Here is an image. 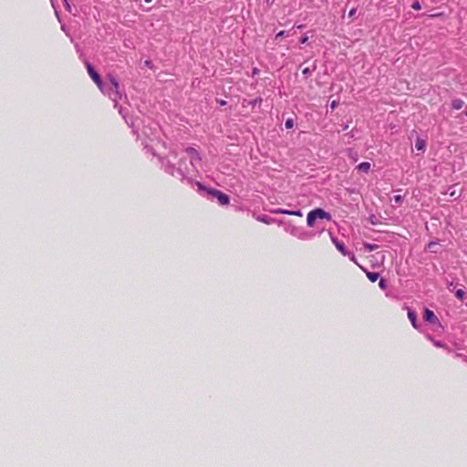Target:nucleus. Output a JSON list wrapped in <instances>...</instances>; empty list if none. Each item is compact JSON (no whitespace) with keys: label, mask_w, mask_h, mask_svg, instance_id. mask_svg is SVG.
I'll list each match as a JSON object with an SVG mask.
<instances>
[{"label":"nucleus","mask_w":467,"mask_h":467,"mask_svg":"<svg viewBox=\"0 0 467 467\" xmlns=\"http://www.w3.org/2000/svg\"><path fill=\"white\" fill-rule=\"evenodd\" d=\"M186 163V159L181 158L178 162V167L175 168V166L171 162L170 160L162 161V165L164 167L165 171L182 181L187 179L188 174H190L191 171L194 169L192 168L190 165H187Z\"/></svg>","instance_id":"f257e3e1"},{"label":"nucleus","mask_w":467,"mask_h":467,"mask_svg":"<svg viewBox=\"0 0 467 467\" xmlns=\"http://www.w3.org/2000/svg\"><path fill=\"white\" fill-rule=\"evenodd\" d=\"M102 93L108 95L109 98L115 103L114 107L118 108V100L121 99L119 92V85L116 78L109 76V82L104 83L103 88H99Z\"/></svg>","instance_id":"f03ea898"},{"label":"nucleus","mask_w":467,"mask_h":467,"mask_svg":"<svg viewBox=\"0 0 467 467\" xmlns=\"http://www.w3.org/2000/svg\"><path fill=\"white\" fill-rule=\"evenodd\" d=\"M195 185L197 186L198 191L205 192L209 197L217 199L220 204L226 205L229 203V196L223 192L215 189H207L199 182H196Z\"/></svg>","instance_id":"7ed1b4c3"},{"label":"nucleus","mask_w":467,"mask_h":467,"mask_svg":"<svg viewBox=\"0 0 467 467\" xmlns=\"http://www.w3.org/2000/svg\"><path fill=\"white\" fill-rule=\"evenodd\" d=\"M317 219L330 221L332 219L331 214L321 208H317L308 213L306 217L307 226L313 227L316 225Z\"/></svg>","instance_id":"20e7f679"},{"label":"nucleus","mask_w":467,"mask_h":467,"mask_svg":"<svg viewBox=\"0 0 467 467\" xmlns=\"http://www.w3.org/2000/svg\"><path fill=\"white\" fill-rule=\"evenodd\" d=\"M87 68H88V75L90 76V78L93 79V81L97 84V86L99 87V88H103V85L104 83L102 82L101 80V78L100 76L99 75V73L94 69V67L90 65V64H87Z\"/></svg>","instance_id":"39448f33"},{"label":"nucleus","mask_w":467,"mask_h":467,"mask_svg":"<svg viewBox=\"0 0 467 467\" xmlns=\"http://www.w3.org/2000/svg\"><path fill=\"white\" fill-rule=\"evenodd\" d=\"M185 152L191 158V161L189 162L190 166L192 168H195V163L201 161V157L199 155V152L194 148H192V147L187 148Z\"/></svg>","instance_id":"423d86ee"},{"label":"nucleus","mask_w":467,"mask_h":467,"mask_svg":"<svg viewBox=\"0 0 467 467\" xmlns=\"http://www.w3.org/2000/svg\"><path fill=\"white\" fill-rule=\"evenodd\" d=\"M332 241H333V243L335 244V245H336V247L337 248V250H338V251H340V252H341V254H342L343 255H348V256H349V258H350L353 262H355V263H356L354 254H353V253H348V252L346 250V247H345V245H344V244H343V243L338 242V241H337V239H335V238H332Z\"/></svg>","instance_id":"0eeeda50"},{"label":"nucleus","mask_w":467,"mask_h":467,"mask_svg":"<svg viewBox=\"0 0 467 467\" xmlns=\"http://www.w3.org/2000/svg\"><path fill=\"white\" fill-rule=\"evenodd\" d=\"M423 319L431 324H440L438 317L435 316L433 311L425 309L423 314Z\"/></svg>","instance_id":"6e6552de"},{"label":"nucleus","mask_w":467,"mask_h":467,"mask_svg":"<svg viewBox=\"0 0 467 467\" xmlns=\"http://www.w3.org/2000/svg\"><path fill=\"white\" fill-rule=\"evenodd\" d=\"M289 233L293 235L297 236L301 240H309L312 237V234L309 233H306L305 231H301L300 233H297V229L296 227H291V230H288Z\"/></svg>","instance_id":"1a4fd4ad"},{"label":"nucleus","mask_w":467,"mask_h":467,"mask_svg":"<svg viewBox=\"0 0 467 467\" xmlns=\"http://www.w3.org/2000/svg\"><path fill=\"white\" fill-rule=\"evenodd\" d=\"M119 114L123 117V119H125L126 123L128 125H130V127H132L133 129H136V128H139V125L136 124L134 121H129V119H127V109L122 108L121 106L119 108Z\"/></svg>","instance_id":"9d476101"},{"label":"nucleus","mask_w":467,"mask_h":467,"mask_svg":"<svg viewBox=\"0 0 467 467\" xmlns=\"http://www.w3.org/2000/svg\"><path fill=\"white\" fill-rule=\"evenodd\" d=\"M370 167H371V165L369 162L364 161V162L359 163L357 166V169L363 172H368L370 170Z\"/></svg>","instance_id":"9b49d317"},{"label":"nucleus","mask_w":467,"mask_h":467,"mask_svg":"<svg viewBox=\"0 0 467 467\" xmlns=\"http://www.w3.org/2000/svg\"><path fill=\"white\" fill-rule=\"evenodd\" d=\"M426 147V142L424 140L418 138L415 142V148L418 150H424Z\"/></svg>","instance_id":"f8f14e48"},{"label":"nucleus","mask_w":467,"mask_h":467,"mask_svg":"<svg viewBox=\"0 0 467 467\" xmlns=\"http://www.w3.org/2000/svg\"><path fill=\"white\" fill-rule=\"evenodd\" d=\"M408 317H409L410 321L411 322L412 326L415 328H417L418 325H417V315H416V313L413 312V311H409Z\"/></svg>","instance_id":"ddd939ff"},{"label":"nucleus","mask_w":467,"mask_h":467,"mask_svg":"<svg viewBox=\"0 0 467 467\" xmlns=\"http://www.w3.org/2000/svg\"><path fill=\"white\" fill-rule=\"evenodd\" d=\"M463 105L464 102L461 99H455L451 102V106L454 109H461L463 107Z\"/></svg>","instance_id":"4468645a"},{"label":"nucleus","mask_w":467,"mask_h":467,"mask_svg":"<svg viewBox=\"0 0 467 467\" xmlns=\"http://www.w3.org/2000/svg\"><path fill=\"white\" fill-rule=\"evenodd\" d=\"M256 219L264 223H266V224H270L275 222V219L270 218L266 215L258 216Z\"/></svg>","instance_id":"2eb2a0df"},{"label":"nucleus","mask_w":467,"mask_h":467,"mask_svg":"<svg viewBox=\"0 0 467 467\" xmlns=\"http://www.w3.org/2000/svg\"><path fill=\"white\" fill-rule=\"evenodd\" d=\"M271 213L274 214H289L290 215L291 211L286 210V209L277 208V209L271 210Z\"/></svg>","instance_id":"dca6fc26"},{"label":"nucleus","mask_w":467,"mask_h":467,"mask_svg":"<svg viewBox=\"0 0 467 467\" xmlns=\"http://www.w3.org/2000/svg\"><path fill=\"white\" fill-rule=\"evenodd\" d=\"M367 276L371 282H376L379 277V274L376 272H367Z\"/></svg>","instance_id":"f3484780"},{"label":"nucleus","mask_w":467,"mask_h":467,"mask_svg":"<svg viewBox=\"0 0 467 467\" xmlns=\"http://www.w3.org/2000/svg\"><path fill=\"white\" fill-rule=\"evenodd\" d=\"M438 246H439V244H438V243H436V242H431V243H429V244H428V249H429L431 252H432V253H437V252H438V250H437Z\"/></svg>","instance_id":"a211bd4d"},{"label":"nucleus","mask_w":467,"mask_h":467,"mask_svg":"<svg viewBox=\"0 0 467 467\" xmlns=\"http://www.w3.org/2000/svg\"><path fill=\"white\" fill-rule=\"evenodd\" d=\"M364 247L367 251L372 252V251L376 250L379 246H378V244H365Z\"/></svg>","instance_id":"6ab92c4d"},{"label":"nucleus","mask_w":467,"mask_h":467,"mask_svg":"<svg viewBox=\"0 0 467 467\" xmlns=\"http://www.w3.org/2000/svg\"><path fill=\"white\" fill-rule=\"evenodd\" d=\"M455 296L458 299L463 300L465 297V292L462 289H458L455 293Z\"/></svg>","instance_id":"aec40b11"},{"label":"nucleus","mask_w":467,"mask_h":467,"mask_svg":"<svg viewBox=\"0 0 467 467\" xmlns=\"http://www.w3.org/2000/svg\"><path fill=\"white\" fill-rule=\"evenodd\" d=\"M316 69V66L313 68L306 67L303 69L302 73L305 77H308L314 70Z\"/></svg>","instance_id":"412c9836"},{"label":"nucleus","mask_w":467,"mask_h":467,"mask_svg":"<svg viewBox=\"0 0 467 467\" xmlns=\"http://www.w3.org/2000/svg\"><path fill=\"white\" fill-rule=\"evenodd\" d=\"M285 126L286 129H292L294 127V120L293 119H287L285 120Z\"/></svg>","instance_id":"4be33fe9"},{"label":"nucleus","mask_w":467,"mask_h":467,"mask_svg":"<svg viewBox=\"0 0 467 467\" xmlns=\"http://www.w3.org/2000/svg\"><path fill=\"white\" fill-rule=\"evenodd\" d=\"M411 7L414 9V10H420L421 9V5L420 4L419 1H414L411 5Z\"/></svg>","instance_id":"5701e85b"},{"label":"nucleus","mask_w":467,"mask_h":467,"mask_svg":"<svg viewBox=\"0 0 467 467\" xmlns=\"http://www.w3.org/2000/svg\"><path fill=\"white\" fill-rule=\"evenodd\" d=\"M379 285L381 289H385L387 287V282L385 279H380Z\"/></svg>","instance_id":"b1692460"},{"label":"nucleus","mask_w":467,"mask_h":467,"mask_svg":"<svg viewBox=\"0 0 467 467\" xmlns=\"http://www.w3.org/2000/svg\"><path fill=\"white\" fill-rule=\"evenodd\" d=\"M433 344H434V346H435V347H437V348H447V347H446L444 344H442L441 341H433Z\"/></svg>","instance_id":"393cba45"},{"label":"nucleus","mask_w":467,"mask_h":467,"mask_svg":"<svg viewBox=\"0 0 467 467\" xmlns=\"http://www.w3.org/2000/svg\"><path fill=\"white\" fill-rule=\"evenodd\" d=\"M290 215L302 216L303 213L300 210L291 211Z\"/></svg>","instance_id":"a878e982"},{"label":"nucleus","mask_w":467,"mask_h":467,"mask_svg":"<svg viewBox=\"0 0 467 467\" xmlns=\"http://www.w3.org/2000/svg\"><path fill=\"white\" fill-rule=\"evenodd\" d=\"M356 12H357V9L356 8H352L349 13H348V16L349 17H353L355 15H356Z\"/></svg>","instance_id":"bb28decb"},{"label":"nucleus","mask_w":467,"mask_h":467,"mask_svg":"<svg viewBox=\"0 0 467 467\" xmlns=\"http://www.w3.org/2000/svg\"><path fill=\"white\" fill-rule=\"evenodd\" d=\"M394 200L396 203H400L402 200V197L400 195H395Z\"/></svg>","instance_id":"cd10ccee"},{"label":"nucleus","mask_w":467,"mask_h":467,"mask_svg":"<svg viewBox=\"0 0 467 467\" xmlns=\"http://www.w3.org/2000/svg\"><path fill=\"white\" fill-rule=\"evenodd\" d=\"M142 133H143L146 137H148V138H150V137L151 136V133H149V132H148V130H147L146 127H144V128H143V130H142Z\"/></svg>","instance_id":"c85d7f7f"},{"label":"nucleus","mask_w":467,"mask_h":467,"mask_svg":"<svg viewBox=\"0 0 467 467\" xmlns=\"http://www.w3.org/2000/svg\"><path fill=\"white\" fill-rule=\"evenodd\" d=\"M285 35V31L282 30L280 32H278L275 36V38H278V37H281V36H284Z\"/></svg>","instance_id":"c756f323"},{"label":"nucleus","mask_w":467,"mask_h":467,"mask_svg":"<svg viewBox=\"0 0 467 467\" xmlns=\"http://www.w3.org/2000/svg\"><path fill=\"white\" fill-rule=\"evenodd\" d=\"M338 102L336 100H333L330 104V107L332 109H336L337 107Z\"/></svg>","instance_id":"7c9ffc66"},{"label":"nucleus","mask_w":467,"mask_h":467,"mask_svg":"<svg viewBox=\"0 0 467 467\" xmlns=\"http://www.w3.org/2000/svg\"><path fill=\"white\" fill-rule=\"evenodd\" d=\"M308 41V37L307 36H303L300 40V43L301 44H306Z\"/></svg>","instance_id":"2f4dec72"},{"label":"nucleus","mask_w":467,"mask_h":467,"mask_svg":"<svg viewBox=\"0 0 467 467\" xmlns=\"http://www.w3.org/2000/svg\"><path fill=\"white\" fill-rule=\"evenodd\" d=\"M150 64H151V62H150V60L145 61V65H146L147 67H150Z\"/></svg>","instance_id":"473e14b6"},{"label":"nucleus","mask_w":467,"mask_h":467,"mask_svg":"<svg viewBox=\"0 0 467 467\" xmlns=\"http://www.w3.org/2000/svg\"><path fill=\"white\" fill-rule=\"evenodd\" d=\"M64 2H65V4H66V5H67V9H69V5H68V3L67 2V0H64Z\"/></svg>","instance_id":"72a5a7b5"},{"label":"nucleus","mask_w":467,"mask_h":467,"mask_svg":"<svg viewBox=\"0 0 467 467\" xmlns=\"http://www.w3.org/2000/svg\"><path fill=\"white\" fill-rule=\"evenodd\" d=\"M348 129V124L344 125L343 130H346Z\"/></svg>","instance_id":"f704fd0d"},{"label":"nucleus","mask_w":467,"mask_h":467,"mask_svg":"<svg viewBox=\"0 0 467 467\" xmlns=\"http://www.w3.org/2000/svg\"><path fill=\"white\" fill-rule=\"evenodd\" d=\"M220 104H221V105H225V104H226V102H225L224 100H221V101H220Z\"/></svg>","instance_id":"c9c22d12"},{"label":"nucleus","mask_w":467,"mask_h":467,"mask_svg":"<svg viewBox=\"0 0 467 467\" xmlns=\"http://www.w3.org/2000/svg\"><path fill=\"white\" fill-rule=\"evenodd\" d=\"M152 0H145L146 3H150Z\"/></svg>","instance_id":"e433bc0d"},{"label":"nucleus","mask_w":467,"mask_h":467,"mask_svg":"<svg viewBox=\"0 0 467 467\" xmlns=\"http://www.w3.org/2000/svg\"><path fill=\"white\" fill-rule=\"evenodd\" d=\"M266 1L268 2L269 0H266Z\"/></svg>","instance_id":"4c0bfd02"},{"label":"nucleus","mask_w":467,"mask_h":467,"mask_svg":"<svg viewBox=\"0 0 467 467\" xmlns=\"http://www.w3.org/2000/svg\"><path fill=\"white\" fill-rule=\"evenodd\" d=\"M466 116H467V112H466Z\"/></svg>","instance_id":"58836bf2"}]
</instances>
